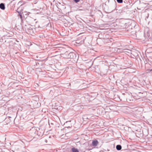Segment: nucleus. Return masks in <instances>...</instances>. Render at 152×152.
<instances>
[{"label":"nucleus","mask_w":152,"mask_h":152,"mask_svg":"<svg viewBox=\"0 0 152 152\" xmlns=\"http://www.w3.org/2000/svg\"><path fill=\"white\" fill-rule=\"evenodd\" d=\"M33 139V138H32L31 140H29V139H28L27 140V141L28 142H30V141H31Z\"/></svg>","instance_id":"obj_11"},{"label":"nucleus","mask_w":152,"mask_h":152,"mask_svg":"<svg viewBox=\"0 0 152 152\" xmlns=\"http://www.w3.org/2000/svg\"><path fill=\"white\" fill-rule=\"evenodd\" d=\"M68 52H66L64 54H63V57L66 58V56H67L68 55Z\"/></svg>","instance_id":"obj_7"},{"label":"nucleus","mask_w":152,"mask_h":152,"mask_svg":"<svg viewBox=\"0 0 152 152\" xmlns=\"http://www.w3.org/2000/svg\"><path fill=\"white\" fill-rule=\"evenodd\" d=\"M75 56V55L73 52H70L68 53L67 56L66 57V58H73Z\"/></svg>","instance_id":"obj_1"},{"label":"nucleus","mask_w":152,"mask_h":152,"mask_svg":"<svg viewBox=\"0 0 152 152\" xmlns=\"http://www.w3.org/2000/svg\"><path fill=\"white\" fill-rule=\"evenodd\" d=\"M0 8L2 10H5V7L4 4L1 3L0 4Z\"/></svg>","instance_id":"obj_3"},{"label":"nucleus","mask_w":152,"mask_h":152,"mask_svg":"<svg viewBox=\"0 0 152 152\" xmlns=\"http://www.w3.org/2000/svg\"><path fill=\"white\" fill-rule=\"evenodd\" d=\"M121 146L120 145H117L116 146V148L118 150H121Z\"/></svg>","instance_id":"obj_5"},{"label":"nucleus","mask_w":152,"mask_h":152,"mask_svg":"<svg viewBox=\"0 0 152 152\" xmlns=\"http://www.w3.org/2000/svg\"><path fill=\"white\" fill-rule=\"evenodd\" d=\"M83 119H90V117H88L87 115H84L83 117Z\"/></svg>","instance_id":"obj_6"},{"label":"nucleus","mask_w":152,"mask_h":152,"mask_svg":"<svg viewBox=\"0 0 152 152\" xmlns=\"http://www.w3.org/2000/svg\"><path fill=\"white\" fill-rule=\"evenodd\" d=\"M117 2L118 3H122L123 2V0H116Z\"/></svg>","instance_id":"obj_8"},{"label":"nucleus","mask_w":152,"mask_h":152,"mask_svg":"<svg viewBox=\"0 0 152 152\" xmlns=\"http://www.w3.org/2000/svg\"><path fill=\"white\" fill-rule=\"evenodd\" d=\"M72 152H79L78 150L75 148H72L71 150Z\"/></svg>","instance_id":"obj_4"},{"label":"nucleus","mask_w":152,"mask_h":152,"mask_svg":"<svg viewBox=\"0 0 152 152\" xmlns=\"http://www.w3.org/2000/svg\"><path fill=\"white\" fill-rule=\"evenodd\" d=\"M98 143V142L97 140H94L92 142V145L94 146H96Z\"/></svg>","instance_id":"obj_2"},{"label":"nucleus","mask_w":152,"mask_h":152,"mask_svg":"<svg viewBox=\"0 0 152 152\" xmlns=\"http://www.w3.org/2000/svg\"><path fill=\"white\" fill-rule=\"evenodd\" d=\"M148 71H149L150 72H151L152 71V69H149L148 70Z\"/></svg>","instance_id":"obj_12"},{"label":"nucleus","mask_w":152,"mask_h":152,"mask_svg":"<svg viewBox=\"0 0 152 152\" xmlns=\"http://www.w3.org/2000/svg\"><path fill=\"white\" fill-rule=\"evenodd\" d=\"M19 15L20 17V18L21 19H22L23 18V17L22 15L21 14H19Z\"/></svg>","instance_id":"obj_10"},{"label":"nucleus","mask_w":152,"mask_h":152,"mask_svg":"<svg viewBox=\"0 0 152 152\" xmlns=\"http://www.w3.org/2000/svg\"><path fill=\"white\" fill-rule=\"evenodd\" d=\"M80 0H73V1L75 3H77L78 2H79Z\"/></svg>","instance_id":"obj_9"}]
</instances>
